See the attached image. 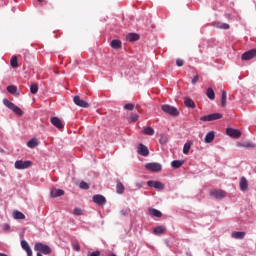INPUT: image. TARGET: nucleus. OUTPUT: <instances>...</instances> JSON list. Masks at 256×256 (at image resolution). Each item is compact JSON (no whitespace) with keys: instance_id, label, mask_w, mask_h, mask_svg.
Wrapping results in <instances>:
<instances>
[{"instance_id":"obj_5","label":"nucleus","mask_w":256,"mask_h":256,"mask_svg":"<svg viewBox=\"0 0 256 256\" xmlns=\"http://www.w3.org/2000/svg\"><path fill=\"white\" fill-rule=\"evenodd\" d=\"M223 114L221 113H212L206 116H202L200 121H217L218 119H222Z\"/></svg>"},{"instance_id":"obj_22","label":"nucleus","mask_w":256,"mask_h":256,"mask_svg":"<svg viewBox=\"0 0 256 256\" xmlns=\"http://www.w3.org/2000/svg\"><path fill=\"white\" fill-rule=\"evenodd\" d=\"M184 163H185V161H183V160H174L171 162V167H173V169H179V167L184 165Z\"/></svg>"},{"instance_id":"obj_44","label":"nucleus","mask_w":256,"mask_h":256,"mask_svg":"<svg viewBox=\"0 0 256 256\" xmlns=\"http://www.w3.org/2000/svg\"><path fill=\"white\" fill-rule=\"evenodd\" d=\"M176 65L177 67H183V65H185V62L182 59H177Z\"/></svg>"},{"instance_id":"obj_16","label":"nucleus","mask_w":256,"mask_h":256,"mask_svg":"<svg viewBox=\"0 0 256 256\" xmlns=\"http://www.w3.org/2000/svg\"><path fill=\"white\" fill-rule=\"evenodd\" d=\"M239 185L242 191H247V189H249V182L247 181V178H245V176H242L240 178Z\"/></svg>"},{"instance_id":"obj_49","label":"nucleus","mask_w":256,"mask_h":256,"mask_svg":"<svg viewBox=\"0 0 256 256\" xmlns=\"http://www.w3.org/2000/svg\"><path fill=\"white\" fill-rule=\"evenodd\" d=\"M36 256H43V254H41V253H37V254H36Z\"/></svg>"},{"instance_id":"obj_37","label":"nucleus","mask_w":256,"mask_h":256,"mask_svg":"<svg viewBox=\"0 0 256 256\" xmlns=\"http://www.w3.org/2000/svg\"><path fill=\"white\" fill-rule=\"evenodd\" d=\"M10 65L11 67H13L14 69L19 67V63L17 61V56H14L11 61H10Z\"/></svg>"},{"instance_id":"obj_26","label":"nucleus","mask_w":256,"mask_h":256,"mask_svg":"<svg viewBox=\"0 0 256 256\" xmlns=\"http://www.w3.org/2000/svg\"><path fill=\"white\" fill-rule=\"evenodd\" d=\"M206 95L211 101L215 100V91L213 90V88H208L206 91Z\"/></svg>"},{"instance_id":"obj_6","label":"nucleus","mask_w":256,"mask_h":256,"mask_svg":"<svg viewBox=\"0 0 256 256\" xmlns=\"http://www.w3.org/2000/svg\"><path fill=\"white\" fill-rule=\"evenodd\" d=\"M145 168L148 169V171H152L154 173H159L161 171L162 167L161 164L153 162V163H147L145 165Z\"/></svg>"},{"instance_id":"obj_10","label":"nucleus","mask_w":256,"mask_h":256,"mask_svg":"<svg viewBox=\"0 0 256 256\" xmlns=\"http://www.w3.org/2000/svg\"><path fill=\"white\" fill-rule=\"evenodd\" d=\"M138 155H141L142 157H148L149 156V148L145 146L144 144H139L137 148Z\"/></svg>"},{"instance_id":"obj_33","label":"nucleus","mask_w":256,"mask_h":256,"mask_svg":"<svg viewBox=\"0 0 256 256\" xmlns=\"http://www.w3.org/2000/svg\"><path fill=\"white\" fill-rule=\"evenodd\" d=\"M193 145V143L191 142H187L184 144V147H183V153L184 155H187L189 153V151H191V146Z\"/></svg>"},{"instance_id":"obj_12","label":"nucleus","mask_w":256,"mask_h":256,"mask_svg":"<svg viewBox=\"0 0 256 256\" xmlns=\"http://www.w3.org/2000/svg\"><path fill=\"white\" fill-rule=\"evenodd\" d=\"M50 123H52V125H54V127H56L57 129H63V127H65L61 119H59L58 117H52L50 119Z\"/></svg>"},{"instance_id":"obj_29","label":"nucleus","mask_w":256,"mask_h":256,"mask_svg":"<svg viewBox=\"0 0 256 256\" xmlns=\"http://www.w3.org/2000/svg\"><path fill=\"white\" fill-rule=\"evenodd\" d=\"M149 213H150V215H152V217H162L163 216V213H161V211H159L155 208L150 209Z\"/></svg>"},{"instance_id":"obj_3","label":"nucleus","mask_w":256,"mask_h":256,"mask_svg":"<svg viewBox=\"0 0 256 256\" xmlns=\"http://www.w3.org/2000/svg\"><path fill=\"white\" fill-rule=\"evenodd\" d=\"M161 109L164 113H167V115H172V117H177V115H179V110H177L175 106L164 104L161 106Z\"/></svg>"},{"instance_id":"obj_47","label":"nucleus","mask_w":256,"mask_h":256,"mask_svg":"<svg viewBox=\"0 0 256 256\" xmlns=\"http://www.w3.org/2000/svg\"><path fill=\"white\" fill-rule=\"evenodd\" d=\"M121 215H123L124 217L129 215V210H121L120 211Z\"/></svg>"},{"instance_id":"obj_24","label":"nucleus","mask_w":256,"mask_h":256,"mask_svg":"<svg viewBox=\"0 0 256 256\" xmlns=\"http://www.w3.org/2000/svg\"><path fill=\"white\" fill-rule=\"evenodd\" d=\"M221 106L227 107V91L223 90L221 95Z\"/></svg>"},{"instance_id":"obj_18","label":"nucleus","mask_w":256,"mask_h":256,"mask_svg":"<svg viewBox=\"0 0 256 256\" xmlns=\"http://www.w3.org/2000/svg\"><path fill=\"white\" fill-rule=\"evenodd\" d=\"M126 41H130V43H133L135 41H139V34L137 33H129L126 35Z\"/></svg>"},{"instance_id":"obj_19","label":"nucleus","mask_w":256,"mask_h":256,"mask_svg":"<svg viewBox=\"0 0 256 256\" xmlns=\"http://www.w3.org/2000/svg\"><path fill=\"white\" fill-rule=\"evenodd\" d=\"M215 140V132H208L205 136V143H213Z\"/></svg>"},{"instance_id":"obj_15","label":"nucleus","mask_w":256,"mask_h":256,"mask_svg":"<svg viewBox=\"0 0 256 256\" xmlns=\"http://www.w3.org/2000/svg\"><path fill=\"white\" fill-rule=\"evenodd\" d=\"M21 247L24 251H26L28 256H33V250H31V247L29 246V243H27V241L22 240Z\"/></svg>"},{"instance_id":"obj_1","label":"nucleus","mask_w":256,"mask_h":256,"mask_svg":"<svg viewBox=\"0 0 256 256\" xmlns=\"http://www.w3.org/2000/svg\"><path fill=\"white\" fill-rule=\"evenodd\" d=\"M34 251H38V253H43V255H51L52 253V249L51 247H49V245H46V244H43L41 242H37L35 245H34Z\"/></svg>"},{"instance_id":"obj_13","label":"nucleus","mask_w":256,"mask_h":256,"mask_svg":"<svg viewBox=\"0 0 256 256\" xmlns=\"http://www.w3.org/2000/svg\"><path fill=\"white\" fill-rule=\"evenodd\" d=\"M147 185L148 187H154V189H165V185L159 181L150 180Z\"/></svg>"},{"instance_id":"obj_17","label":"nucleus","mask_w":256,"mask_h":256,"mask_svg":"<svg viewBox=\"0 0 256 256\" xmlns=\"http://www.w3.org/2000/svg\"><path fill=\"white\" fill-rule=\"evenodd\" d=\"M63 195H65V191L62 190V189L53 188V189L51 190V192H50V197H53V198H55V197H61V196H63Z\"/></svg>"},{"instance_id":"obj_38","label":"nucleus","mask_w":256,"mask_h":256,"mask_svg":"<svg viewBox=\"0 0 256 256\" xmlns=\"http://www.w3.org/2000/svg\"><path fill=\"white\" fill-rule=\"evenodd\" d=\"M72 249H73L74 251H81V246L79 245V242H78V241L72 242Z\"/></svg>"},{"instance_id":"obj_51","label":"nucleus","mask_w":256,"mask_h":256,"mask_svg":"<svg viewBox=\"0 0 256 256\" xmlns=\"http://www.w3.org/2000/svg\"><path fill=\"white\" fill-rule=\"evenodd\" d=\"M109 256H117V255H115V254H111V255H109Z\"/></svg>"},{"instance_id":"obj_41","label":"nucleus","mask_w":256,"mask_h":256,"mask_svg":"<svg viewBox=\"0 0 256 256\" xmlns=\"http://www.w3.org/2000/svg\"><path fill=\"white\" fill-rule=\"evenodd\" d=\"M167 141H168L167 136H162L160 137L159 143L161 145H167Z\"/></svg>"},{"instance_id":"obj_21","label":"nucleus","mask_w":256,"mask_h":256,"mask_svg":"<svg viewBox=\"0 0 256 256\" xmlns=\"http://www.w3.org/2000/svg\"><path fill=\"white\" fill-rule=\"evenodd\" d=\"M110 46L112 49H121L122 43L120 40L114 39L111 41Z\"/></svg>"},{"instance_id":"obj_31","label":"nucleus","mask_w":256,"mask_h":256,"mask_svg":"<svg viewBox=\"0 0 256 256\" xmlns=\"http://www.w3.org/2000/svg\"><path fill=\"white\" fill-rule=\"evenodd\" d=\"M231 237L233 239H243L245 237V232H233Z\"/></svg>"},{"instance_id":"obj_2","label":"nucleus","mask_w":256,"mask_h":256,"mask_svg":"<svg viewBox=\"0 0 256 256\" xmlns=\"http://www.w3.org/2000/svg\"><path fill=\"white\" fill-rule=\"evenodd\" d=\"M3 104L5 105V107L13 111V113H15L16 115H23V110H21V108L13 104V102L9 101L8 99H4Z\"/></svg>"},{"instance_id":"obj_20","label":"nucleus","mask_w":256,"mask_h":256,"mask_svg":"<svg viewBox=\"0 0 256 256\" xmlns=\"http://www.w3.org/2000/svg\"><path fill=\"white\" fill-rule=\"evenodd\" d=\"M165 231H167V228L165 226H157L156 228H154L153 233L155 235H163Z\"/></svg>"},{"instance_id":"obj_14","label":"nucleus","mask_w":256,"mask_h":256,"mask_svg":"<svg viewBox=\"0 0 256 256\" xmlns=\"http://www.w3.org/2000/svg\"><path fill=\"white\" fill-rule=\"evenodd\" d=\"M211 197L214 199H223L225 197V191L223 190H212L210 192Z\"/></svg>"},{"instance_id":"obj_7","label":"nucleus","mask_w":256,"mask_h":256,"mask_svg":"<svg viewBox=\"0 0 256 256\" xmlns=\"http://www.w3.org/2000/svg\"><path fill=\"white\" fill-rule=\"evenodd\" d=\"M254 57H256V49L246 51L241 55L242 61H249L251 59H254Z\"/></svg>"},{"instance_id":"obj_48","label":"nucleus","mask_w":256,"mask_h":256,"mask_svg":"<svg viewBox=\"0 0 256 256\" xmlns=\"http://www.w3.org/2000/svg\"><path fill=\"white\" fill-rule=\"evenodd\" d=\"M9 224H4L3 225V229H4V231H9Z\"/></svg>"},{"instance_id":"obj_4","label":"nucleus","mask_w":256,"mask_h":256,"mask_svg":"<svg viewBox=\"0 0 256 256\" xmlns=\"http://www.w3.org/2000/svg\"><path fill=\"white\" fill-rule=\"evenodd\" d=\"M31 165H33V162H31V160H26V161L17 160L14 163L15 169H18V170L29 169V167H31Z\"/></svg>"},{"instance_id":"obj_40","label":"nucleus","mask_w":256,"mask_h":256,"mask_svg":"<svg viewBox=\"0 0 256 256\" xmlns=\"http://www.w3.org/2000/svg\"><path fill=\"white\" fill-rule=\"evenodd\" d=\"M127 111H133L135 109V104L129 103L124 106Z\"/></svg>"},{"instance_id":"obj_25","label":"nucleus","mask_w":256,"mask_h":256,"mask_svg":"<svg viewBox=\"0 0 256 256\" xmlns=\"http://www.w3.org/2000/svg\"><path fill=\"white\" fill-rule=\"evenodd\" d=\"M38 92H39V86L37 85V83H32L30 85V93H32V95H37Z\"/></svg>"},{"instance_id":"obj_11","label":"nucleus","mask_w":256,"mask_h":256,"mask_svg":"<svg viewBox=\"0 0 256 256\" xmlns=\"http://www.w3.org/2000/svg\"><path fill=\"white\" fill-rule=\"evenodd\" d=\"M226 134L229 135V137H233L234 139H239V137H241V131L233 128H227Z\"/></svg>"},{"instance_id":"obj_27","label":"nucleus","mask_w":256,"mask_h":256,"mask_svg":"<svg viewBox=\"0 0 256 256\" xmlns=\"http://www.w3.org/2000/svg\"><path fill=\"white\" fill-rule=\"evenodd\" d=\"M37 145H39V142H37V139L32 138L31 140L28 141L27 146L30 149H35V147H37Z\"/></svg>"},{"instance_id":"obj_9","label":"nucleus","mask_w":256,"mask_h":256,"mask_svg":"<svg viewBox=\"0 0 256 256\" xmlns=\"http://www.w3.org/2000/svg\"><path fill=\"white\" fill-rule=\"evenodd\" d=\"M92 200L96 203V205H100V206H103L105 205V203H107V199L105 198V196L101 194L94 195L92 197Z\"/></svg>"},{"instance_id":"obj_45","label":"nucleus","mask_w":256,"mask_h":256,"mask_svg":"<svg viewBox=\"0 0 256 256\" xmlns=\"http://www.w3.org/2000/svg\"><path fill=\"white\" fill-rule=\"evenodd\" d=\"M74 215H83V210H81L80 208H75Z\"/></svg>"},{"instance_id":"obj_36","label":"nucleus","mask_w":256,"mask_h":256,"mask_svg":"<svg viewBox=\"0 0 256 256\" xmlns=\"http://www.w3.org/2000/svg\"><path fill=\"white\" fill-rule=\"evenodd\" d=\"M8 93H11V95H15L17 93V86L10 85L7 86Z\"/></svg>"},{"instance_id":"obj_50","label":"nucleus","mask_w":256,"mask_h":256,"mask_svg":"<svg viewBox=\"0 0 256 256\" xmlns=\"http://www.w3.org/2000/svg\"><path fill=\"white\" fill-rule=\"evenodd\" d=\"M39 1V3H42V1H45V0H38Z\"/></svg>"},{"instance_id":"obj_46","label":"nucleus","mask_w":256,"mask_h":256,"mask_svg":"<svg viewBox=\"0 0 256 256\" xmlns=\"http://www.w3.org/2000/svg\"><path fill=\"white\" fill-rule=\"evenodd\" d=\"M101 255V251L97 250L92 252L89 256H100Z\"/></svg>"},{"instance_id":"obj_43","label":"nucleus","mask_w":256,"mask_h":256,"mask_svg":"<svg viewBox=\"0 0 256 256\" xmlns=\"http://www.w3.org/2000/svg\"><path fill=\"white\" fill-rule=\"evenodd\" d=\"M197 82H199V74H196L191 80L192 85H195Z\"/></svg>"},{"instance_id":"obj_32","label":"nucleus","mask_w":256,"mask_h":256,"mask_svg":"<svg viewBox=\"0 0 256 256\" xmlns=\"http://www.w3.org/2000/svg\"><path fill=\"white\" fill-rule=\"evenodd\" d=\"M144 135H150L153 136L155 135V130L152 127H146L143 129Z\"/></svg>"},{"instance_id":"obj_28","label":"nucleus","mask_w":256,"mask_h":256,"mask_svg":"<svg viewBox=\"0 0 256 256\" xmlns=\"http://www.w3.org/2000/svg\"><path fill=\"white\" fill-rule=\"evenodd\" d=\"M116 191L119 195H123V193L125 192V186L123 185V183L121 182L117 183Z\"/></svg>"},{"instance_id":"obj_23","label":"nucleus","mask_w":256,"mask_h":256,"mask_svg":"<svg viewBox=\"0 0 256 256\" xmlns=\"http://www.w3.org/2000/svg\"><path fill=\"white\" fill-rule=\"evenodd\" d=\"M184 105L190 107V109H195V102L191 98H184Z\"/></svg>"},{"instance_id":"obj_30","label":"nucleus","mask_w":256,"mask_h":256,"mask_svg":"<svg viewBox=\"0 0 256 256\" xmlns=\"http://www.w3.org/2000/svg\"><path fill=\"white\" fill-rule=\"evenodd\" d=\"M13 218L17 220L25 219V214H23L21 211H14L13 212Z\"/></svg>"},{"instance_id":"obj_35","label":"nucleus","mask_w":256,"mask_h":256,"mask_svg":"<svg viewBox=\"0 0 256 256\" xmlns=\"http://www.w3.org/2000/svg\"><path fill=\"white\" fill-rule=\"evenodd\" d=\"M237 147L253 148L255 145L251 142L237 143Z\"/></svg>"},{"instance_id":"obj_8","label":"nucleus","mask_w":256,"mask_h":256,"mask_svg":"<svg viewBox=\"0 0 256 256\" xmlns=\"http://www.w3.org/2000/svg\"><path fill=\"white\" fill-rule=\"evenodd\" d=\"M74 103L78 107H82L83 109H89V104L87 103V101L81 99V97H79L78 95L74 96Z\"/></svg>"},{"instance_id":"obj_34","label":"nucleus","mask_w":256,"mask_h":256,"mask_svg":"<svg viewBox=\"0 0 256 256\" xmlns=\"http://www.w3.org/2000/svg\"><path fill=\"white\" fill-rule=\"evenodd\" d=\"M129 123H135L139 121V115L132 113L130 117L128 118Z\"/></svg>"},{"instance_id":"obj_39","label":"nucleus","mask_w":256,"mask_h":256,"mask_svg":"<svg viewBox=\"0 0 256 256\" xmlns=\"http://www.w3.org/2000/svg\"><path fill=\"white\" fill-rule=\"evenodd\" d=\"M216 27L218 29H225V30H227V29H229V24H227V23H217Z\"/></svg>"},{"instance_id":"obj_42","label":"nucleus","mask_w":256,"mask_h":256,"mask_svg":"<svg viewBox=\"0 0 256 256\" xmlns=\"http://www.w3.org/2000/svg\"><path fill=\"white\" fill-rule=\"evenodd\" d=\"M80 189H89V184H87L85 181L80 182L79 184Z\"/></svg>"}]
</instances>
